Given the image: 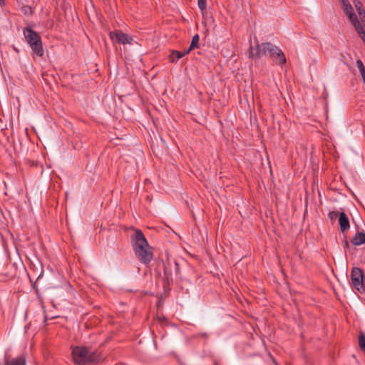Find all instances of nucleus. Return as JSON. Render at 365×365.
Masks as SVG:
<instances>
[{
    "label": "nucleus",
    "instance_id": "1",
    "mask_svg": "<svg viewBox=\"0 0 365 365\" xmlns=\"http://www.w3.org/2000/svg\"><path fill=\"white\" fill-rule=\"evenodd\" d=\"M130 238L136 257L141 263L149 264L153 259V252L143 232L136 229Z\"/></svg>",
    "mask_w": 365,
    "mask_h": 365
},
{
    "label": "nucleus",
    "instance_id": "2",
    "mask_svg": "<svg viewBox=\"0 0 365 365\" xmlns=\"http://www.w3.org/2000/svg\"><path fill=\"white\" fill-rule=\"evenodd\" d=\"M249 56L252 58L269 56L277 64L282 65L286 63V57L282 51L269 42L257 43L255 48L250 46Z\"/></svg>",
    "mask_w": 365,
    "mask_h": 365
},
{
    "label": "nucleus",
    "instance_id": "3",
    "mask_svg": "<svg viewBox=\"0 0 365 365\" xmlns=\"http://www.w3.org/2000/svg\"><path fill=\"white\" fill-rule=\"evenodd\" d=\"M72 356L75 364L86 365L91 363H99L103 357L96 351H91L84 346H76L72 351Z\"/></svg>",
    "mask_w": 365,
    "mask_h": 365
},
{
    "label": "nucleus",
    "instance_id": "4",
    "mask_svg": "<svg viewBox=\"0 0 365 365\" xmlns=\"http://www.w3.org/2000/svg\"><path fill=\"white\" fill-rule=\"evenodd\" d=\"M23 34L26 43L32 50V53L37 56H43V48L41 36L36 31L27 26L24 29Z\"/></svg>",
    "mask_w": 365,
    "mask_h": 365
},
{
    "label": "nucleus",
    "instance_id": "5",
    "mask_svg": "<svg viewBox=\"0 0 365 365\" xmlns=\"http://www.w3.org/2000/svg\"><path fill=\"white\" fill-rule=\"evenodd\" d=\"M343 10L344 13L348 16L349 21L357 31L359 36L365 43V30L362 26L360 21L358 19L357 16L354 13L352 6L351 4L346 5V7L343 8Z\"/></svg>",
    "mask_w": 365,
    "mask_h": 365
},
{
    "label": "nucleus",
    "instance_id": "6",
    "mask_svg": "<svg viewBox=\"0 0 365 365\" xmlns=\"http://www.w3.org/2000/svg\"><path fill=\"white\" fill-rule=\"evenodd\" d=\"M350 277L352 287L360 293H365L363 271L359 267H354L351 271Z\"/></svg>",
    "mask_w": 365,
    "mask_h": 365
},
{
    "label": "nucleus",
    "instance_id": "7",
    "mask_svg": "<svg viewBox=\"0 0 365 365\" xmlns=\"http://www.w3.org/2000/svg\"><path fill=\"white\" fill-rule=\"evenodd\" d=\"M110 37L113 41H116L119 43H131L133 38L121 31H115L110 33Z\"/></svg>",
    "mask_w": 365,
    "mask_h": 365
},
{
    "label": "nucleus",
    "instance_id": "8",
    "mask_svg": "<svg viewBox=\"0 0 365 365\" xmlns=\"http://www.w3.org/2000/svg\"><path fill=\"white\" fill-rule=\"evenodd\" d=\"M339 223L341 232H346L349 230V220L345 212H340L339 215Z\"/></svg>",
    "mask_w": 365,
    "mask_h": 365
},
{
    "label": "nucleus",
    "instance_id": "9",
    "mask_svg": "<svg viewBox=\"0 0 365 365\" xmlns=\"http://www.w3.org/2000/svg\"><path fill=\"white\" fill-rule=\"evenodd\" d=\"M351 242L355 246H359L365 243V232H358L353 237Z\"/></svg>",
    "mask_w": 365,
    "mask_h": 365
},
{
    "label": "nucleus",
    "instance_id": "10",
    "mask_svg": "<svg viewBox=\"0 0 365 365\" xmlns=\"http://www.w3.org/2000/svg\"><path fill=\"white\" fill-rule=\"evenodd\" d=\"M5 365H26V359L23 356L12 359L5 362Z\"/></svg>",
    "mask_w": 365,
    "mask_h": 365
},
{
    "label": "nucleus",
    "instance_id": "11",
    "mask_svg": "<svg viewBox=\"0 0 365 365\" xmlns=\"http://www.w3.org/2000/svg\"><path fill=\"white\" fill-rule=\"evenodd\" d=\"M163 266H164V277H165V279H167V281L169 283L170 281H173L172 271H171L172 265L170 263H168V264H164Z\"/></svg>",
    "mask_w": 365,
    "mask_h": 365
},
{
    "label": "nucleus",
    "instance_id": "12",
    "mask_svg": "<svg viewBox=\"0 0 365 365\" xmlns=\"http://www.w3.org/2000/svg\"><path fill=\"white\" fill-rule=\"evenodd\" d=\"M183 57V54H182L181 51H173L169 56V60L171 63H174L177 61L178 59Z\"/></svg>",
    "mask_w": 365,
    "mask_h": 365
},
{
    "label": "nucleus",
    "instance_id": "13",
    "mask_svg": "<svg viewBox=\"0 0 365 365\" xmlns=\"http://www.w3.org/2000/svg\"><path fill=\"white\" fill-rule=\"evenodd\" d=\"M199 40H200V37H199L198 34H195L192 38V41H191L190 47L192 49H193L195 48H197L199 46Z\"/></svg>",
    "mask_w": 365,
    "mask_h": 365
},
{
    "label": "nucleus",
    "instance_id": "14",
    "mask_svg": "<svg viewBox=\"0 0 365 365\" xmlns=\"http://www.w3.org/2000/svg\"><path fill=\"white\" fill-rule=\"evenodd\" d=\"M359 344L360 348L365 352V334L362 332L359 336Z\"/></svg>",
    "mask_w": 365,
    "mask_h": 365
},
{
    "label": "nucleus",
    "instance_id": "15",
    "mask_svg": "<svg viewBox=\"0 0 365 365\" xmlns=\"http://www.w3.org/2000/svg\"><path fill=\"white\" fill-rule=\"evenodd\" d=\"M197 5H198L200 10L203 14L204 11L206 10V6H207L206 0H197Z\"/></svg>",
    "mask_w": 365,
    "mask_h": 365
},
{
    "label": "nucleus",
    "instance_id": "16",
    "mask_svg": "<svg viewBox=\"0 0 365 365\" xmlns=\"http://www.w3.org/2000/svg\"><path fill=\"white\" fill-rule=\"evenodd\" d=\"M21 11L24 14H32V9L31 6H24L21 8Z\"/></svg>",
    "mask_w": 365,
    "mask_h": 365
},
{
    "label": "nucleus",
    "instance_id": "17",
    "mask_svg": "<svg viewBox=\"0 0 365 365\" xmlns=\"http://www.w3.org/2000/svg\"><path fill=\"white\" fill-rule=\"evenodd\" d=\"M338 217V212L336 211H331L329 212V217L333 220H335Z\"/></svg>",
    "mask_w": 365,
    "mask_h": 365
},
{
    "label": "nucleus",
    "instance_id": "18",
    "mask_svg": "<svg viewBox=\"0 0 365 365\" xmlns=\"http://www.w3.org/2000/svg\"><path fill=\"white\" fill-rule=\"evenodd\" d=\"M356 66L359 68V71L365 69V66L363 64V62L361 60L356 61Z\"/></svg>",
    "mask_w": 365,
    "mask_h": 365
},
{
    "label": "nucleus",
    "instance_id": "19",
    "mask_svg": "<svg viewBox=\"0 0 365 365\" xmlns=\"http://www.w3.org/2000/svg\"><path fill=\"white\" fill-rule=\"evenodd\" d=\"M356 66L359 68V71L365 69V66L363 64V62L361 60L356 61Z\"/></svg>",
    "mask_w": 365,
    "mask_h": 365
},
{
    "label": "nucleus",
    "instance_id": "20",
    "mask_svg": "<svg viewBox=\"0 0 365 365\" xmlns=\"http://www.w3.org/2000/svg\"><path fill=\"white\" fill-rule=\"evenodd\" d=\"M174 267H175V274H179V272H180V268H179V264H178V263H177L176 262H175V263H174Z\"/></svg>",
    "mask_w": 365,
    "mask_h": 365
},
{
    "label": "nucleus",
    "instance_id": "21",
    "mask_svg": "<svg viewBox=\"0 0 365 365\" xmlns=\"http://www.w3.org/2000/svg\"><path fill=\"white\" fill-rule=\"evenodd\" d=\"M342 4V8L346 7V5H350L351 4L348 0H341Z\"/></svg>",
    "mask_w": 365,
    "mask_h": 365
},
{
    "label": "nucleus",
    "instance_id": "22",
    "mask_svg": "<svg viewBox=\"0 0 365 365\" xmlns=\"http://www.w3.org/2000/svg\"><path fill=\"white\" fill-rule=\"evenodd\" d=\"M191 50H192L190 47H189L187 50H185V51H181L182 52V54H183V56H185V55H187V53H189Z\"/></svg>",
    "mask_w": 365,
    "mask_h": 365
},
{
    "label": "nucleus",
    "instance_id": "23",
    "mask_svg": "<svg viewBox=\"0 0 365 365\" xmlns=\"http://www.w3.org/2000/svg\"><path fill=\"white\" fill-rule=\"evenodd\" d=\"M359 72H360V74H361V76L362 79H363L364 78H365V68H364V70H361V71H359Z\"/></svg>",
    "mask_w": 365,
    "mask_h": 365
},
{
    "label": "nucleus",
    "instance_id": "24",
    "mask_svg": "<svg viewBox=\"0 0 365 365\" xmlns=\"http://www.w3.org/2000/svg\"><path fill=\"white\" fill-rule=\"evenodd\" d=\"M359 72H360V74H361V76L362 79H363L364 78H365V68H364V70H361V71H359Z\"/></svg>",
    "mask_w": 365,
    "mask_h": 365
},
{
    "label": "nucleus",
    "instance_id": "25",
    "mask_svg": "<svg viewBox=\"0 0 365 365\" xmlns=\"http://www.w3.org/2000/svg\"><path fill=\"white\" fill-rule=\"evenodd\" d=\"M33 288L36 290V293L38 294V289L36 287V283H34L33 284Z\"/></svg>",
    "mask_w": 365,
    "mask_h": 365
},
{
    "label": "nucleus",
    "instance_id": "26",
    "mask_svg": "<svg viewBox=\"0 0 365 365\" xmlns=\"http://www.w3.org/2000/svg\"><path fill=\"white\" fill-rule=\"evenodd\" d=\"M344 247H349V242L347 240L344 241Z\"/></svg>",
    "mask_w": 365,
    "mask_h": 365
},
{
    "label": "nucleus",
    "instance_id": "27",
    "mask_svg": "<svg viewBox=\"0 0 365 365\" xmlns=\"http://www.w3.org/2000/svg\"><path fill=\"white\" fill-rule=\"evenodd\" d=\"M5 4V0H0V6H3Z\"/></svg>",
    "mask_w": 365,
    "mask_h": 365
},
{
    "label": "nucleus",
    "instance_id": "28",
    "mask_svg": "<svg viewBox=\"0 0 365 365\" xmlns=\"http://www.w3.org/2000/svg\"><path fill=\"white\" fill-rule=\"evenodd\" d=\"M362 81H363V83H364V85H365V78H364L362 79Z\"/></svg>",
    "mask_w": 365,
    "mask_h": 365
}]
</instances>
